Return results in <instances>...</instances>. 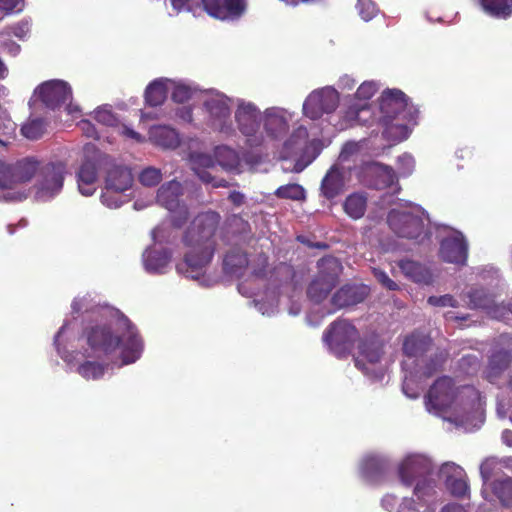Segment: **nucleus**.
Listing matches in <instances>:
<instances>
[{"mask_svg": "<svg viewBox=\"0 0 512 512\" xmlns=\"http://www.w3.org/2000/svg\"><path fill=\"white\" fill-rule=\"evenodd\" d=\"M367 201L368 199L364 193H351L345 199L343 208L349 217L358 220L366 213Z\"/></svg>", "mask_w": 512, "mask_h": 512, "instance_id": "a878e982", "label": "nucleus"}, {"mask_svg": "<svg viewBox=\"0 0 512 512\" xmlns=\"http://www.w3.org/2000/svg\"><path fill=\"white\" fill-rule=\"evenodd\" d=\"M440 257L448 263L466 265L468 259V243L460 231L442 239L440 243Z\"/></svg>", "mask_w": 512, "mask_h": 512, "instance_id": "9b49d317", "label": "nucleus"}, {"mask_svg": "<svg viewBox=\"0 0 512 512\" xmlns=\"http://www.w3.org/2000/svg\"><path fill=\"white\" fill-rule=\"evenodd\" d=\"M171 6L176 12H196L201 8L212 18L239 19L247 9L246 0H170Z\"/></svg>", "mask_w": 512, "mask_h": 512, "instance_id": "39448f33", "label": "nucleus"}, {"mask_svg": "<svg viewBox=\"0 0 512 512\" xmlns=\"http://www.w3.org/2000/svg\"><path fill=\"white\" fill-rule=\"evenodd\" d=\"M188 207L183 205L179 200V206L171 212V223L174 228H181L186 224L189 218Z\"/></svg>", "mask_w": 512, "mask_h": 512, "instance_id": "49530a36", "label": "nucleus"}, {"mask_svg": "<svg viewBox=\"0 0 512 512\" xmlns=\"http://www.w3.org/2000/svg\"><path fill=\"white\" fill-rule=\"evenodd\" d=\"M167 97L166 84L161 80H154L147 85L144 98L149 106H160Z\"/></svg>", "mask_w": 512, "mask_h": 512, "instance_id": "c85d7f7f", "label": "nucleus"}, {"mask_svg": "<svg viewBox=\"0 0 512 512\" xmlns=\"http://www.w3.org/2000/svg\"><path fill=\"white\" fill-rule=\"evenodd\" d=\"M358 339V350L370 363H377L384 353V343L376 332L359 337V332L349 321L331 322L323 334V341L337 357L350 354L355 341Z\"/></svg>", "mask_w": 512, "mask_h": 512, "instance_id": "7ed1b4c3", "label": "nucleus"}, {"mask_svg": "<svg viewBox=\"0 0 512 512\" xmlns=\"http://www.w3.org/2000/svg\"><path fill=\"white\" fill-rule=\"evenodd\" d=\"M446 360L445 353H439L438 355H435L434 358H431L427 364H425V368L423 371V374L425 377H432L433 374L436 373V371L441 368L442 364Z\"/></svg>", "mask_w": 512, "mask_h": 512, "instance_id": "603ef678", "label": "nucleus"}, {"mask_svg": "<svg viewBox=\"0 0 512 512\" xmlns=\"http://www.w3.org/2000/svg\"><path fill=\"white\" fill-rule=\"evenodd\" d=\"M484 292L483 290H472L470 293V300L477 307H484L486 305V300L483 299Z\"/></svg>", "mask_w": 512, "mask_h": 512, "instance_id": "0e129e2a", "label": "nucleus"}, {"mask_svg": "<svg viewBox=\"0 0 512 512\" xmlns=\"http://www.w3.org/2000/svg\"><path fill=\"white\" fill-rule=\"evenodd\" d=\"M303 112L310 119H319L322 116L321 92L314 91L305 99L303 103Z\"/></svg>", "mask_w": 512, "mask_h": 512, "instance_id": "f704fd0d", "label": "nucleus"}, {"mask_svg": "<svg viewBox=\"0 0 512 512\" xmlns=\"http://www.w3.org/2000/svg\"><path fill=\"white\" fill-rule=\"evenodd\" d=\"M432 345L433 341L431 336L421 334V332H412L410 335L405 337L402 344V350L406 356L417 357L426 353V351L431 349Z\"/></svg>", "mask_w": 512, "mask_h": 512, "instance_id": "4be33fe9", "label": "nucleus"}, {"mask_svg": "<svg viewBox=\"0 0 512 512\" xmlns=\"http://www.w3.org/2000/svg\"><path fill=\"white\" fill-rule=\"evenodd\" d=\"M98 179V167L94 161H82L77 172V184L79 191L84 196H91L96 190L95 183Z\"/></svg>", "mask_w": 512, "mask_h": 512, "instance_id": "a211bd4d", "label": "nucleus"}, {"mask_svg": "<svg viewBox=\"0 0 512 512\" xmlns=\"http://www.w3.org/2000/svg\"><path fill=\"white\" fill-rule=\"evenodd\" d=\"M132 183L133 174L130 168L124 167V165H114V167L110 168L106 176L105 187L107 192L103 193L102 202L107 203L108 206H112L111 203L108 202V192H125V190L130 189Z\"/></svg>", "mask_w": 512, "mask_h": 512, "instance_id": "2eb2a0df", "label": "nucleus"}, {"mask_svg": "<svg viewBox=\"0 0 512 512\" xmlns=\"http://www.w3.org/2000/svg\"><path fill=\"white\" fill-rule=\"evenodd\" d=\"M321 194L328 200L334 199L344 192V176L337 167H331L324 175L321 185Z\"/></svg>", "mask_w": 512, "mask_h": 512, "instance_id": "aec40b11", "label": "nucleus"}, {"mask_svg": "<svg viewBox=\"0 0 512 512\" xmlns=\"http://www.w3.org/2000/svg\"><path fill=\"white\" fill-rule=\"evenodd\" d=\"M441 512H468L463 508L462 505H457V503H449L441 509Z\"/></svg>", "mask_w": 512, "mask_h": 512, "instance_id": "774afa93", "label": "nucleus"}, {"mask_svg": "<svg viewBox=\"0 0 512 512\" xmlns=\"http://www.w3.org/2000/svg\"><path fill=\"white\" fill-rule=\"evenodd\" d=\"M457 388L453 378L442 376L435 380L426 394V406L437 412L451 408L455 402Z\"/></svg>", "mask_w": 512, "mask_h": 512, "instance_id": "9d476101", "label": "nucleus"}, {"mask_svg": "<svg viewBox=\"0 0 512 512\" xmlns=\"http://www.w3.org/2000/svg\"><path fill=\"white\" fill-rule=\"evenodd\" d=\"M460 364L462 368L467 367V371H470V369L472 371H476L480 367L481 362L478 356L466 355L462 357V359L460 360Z\"/></svg>", "mask_w": 512, "mask_h": 512, "instance_id": "bf43d9fd", "label": "nucleus"}, {"mask_svg": "<svg viewBox=\"0 0 512 512\" xmlns=\"http://www.w3.org/2000/svg\"><path fill=\"white\" fill-rule=\"evenodd\" d=\"M182 194V184L173 179L159 187L156 194V200L161 206L166 207V209L171 213V211L175 210V208L179 206V200Z\"/></svg>", "mask_w": 512, "mask_h": 512, "instance_id": "6ab92c4d", "label": "nucleus"}, {"mask_svg": "<svg viewBox=\"0 0 512 512\" xmlns=\"http://www.w3.org/2000/svg\"><path fill=\"white\" fill-rule=\"evenodd\" d=\"M215 160L226 171H235L240 165V157L235 148L229 146H217L214 150Z\"/></svg>", "mask_w": 512, "mask_h": 512, "instance_id": "bb28decb", "label": "nucleus"}, {"mask_svg": "<svg viewBox=\"0 0 512 512\" xmlns=\"http://www.w3.org/2000/svg\"><path fill=\"white\" fill-rule=\"evenodd\" d=\"M16 127V123L10 119L8 113L0 109V134L11 137V135L15 134Z\"/></svg>", "mask_w": 512, "mask_h": 512, "instance_id": "864d4df0", "label": "nucleus"}, {"mask_svg": "<svg viewBox=\"0 0 512 512\" xmlns=\"http://www.w3.org/2000/svg\"><path fill=\"white\" fill-rule=\"evenodd\" d=\"M264 129L271 138H280L287 134L289 123L277 109H267L264 116Z\"/></svg>", "mask_w": 512, "mask_h": 512, "instance_id": "5701e85b", "label": "nucleus"}, {"mask_svg": "<svg viewBox=\"0 0 512 512\" xmlns=\"http://www.w3.org/2000/svg\"><path fill=\"white\" fill-rule=\"evenodd\" d=\"M358 13L364 21H370L378 13V8L372 0H358Z\"/></svg>", "mask_w": 512, "mask_h": 512, "instance_id": "a18cd8bd", "label": "nucleus"}, {"mask_svg": "<svg viewBox=\"0 0 512 512\" xmlns=\"http://www.w3.org/2000/svg\"><path fill=\"white\" fill-rule=\"evenodd\" d=\"M376 91V84L372 83V81H365V83L358 87L356 91V98L363 100L371 99L372 96L375 95Z\"/></svg>", "mask_w": 512, "mask_h": 512, "instance_id": "6e6d98bb", "label": "nucleus"}, {"mask_svg": "<svg viewBox=\"0 0 512 512\" xmlns=\"http://www.w3.org/2000/svg\"><path fill=\"white\" fill-rule=\"evenodd\" d=\"M209 121L214 129L221 133L232 134L231 109L227 98H209L204 103Z\"/></svg>", "mask_w": 512, "mask_h": 512, "instance_id": "f8f14e48", "label": "nucleus"}, {"mask_svg": "<svg viewBox=\"0 0 512 512\" xmlns=\"http://www.w3.org/2000/svg\"><path fill=\"white\" fill-rule=\"evenodd\" d=\"M383 469L384 463L378 457H366L361 465V470L365 476L379 475Z\"/></svg>", "mask_w": 512, "mask_h": 512, "instance_id": "37998d69", "label": "nucleus"}, {"mask_svg": "<svg viewBox=\"0 0 512 512\" xmlns=\"http://www.w3.org/2000/svg\"><path fill=\"white\" fill-rule=\"evenodd\" d=\"M320 101L323 113H331L339 105V95L336 90H320Z\"/></svg>", "mask_w": 512, "mask_h": 512, "instance_id": "ea45409f", "label": "nucleus"}, {"mask_svg": "<svg viewBox=\"0 0 512 512\" xmlns=\"http://www.w3.org/2000/svg\"><path fill=\"white\" fill-rule=\"evenodd\" d=\"M370 287L363 283H347L340 287L331 298L335 308L353 307L368 297Z\"/></svg>", "mask_w": 512, "mask_h": 512, "instance_id": "4468645a", "label": "nucleus"}, {"mask_svg": "<svg viewBox=\"0 0 512 512\" xmlns=\"http://www.w3.org/2000/svg\"><path fill=\"white\" fill-rule=\"evenodd\" d=\"M28 30H29V24H27V22H20V24L15 25L13 27L14 35L17 37H20V39H23V37L26 36Z\"/></svg>", "mask_w": 512, "mask_h": 512, "instance_id": "338daca9", "label": "nucleus"}, {"mask_svg": "<svg viewBox=\"0 0 512 512\" xmlns=\"http://www.w3.org/2000/svg\"><path fill=\"white\" fill-rule=\"evenodd\" d=\"M390 229L398 236L408 239H417L425 229L422 214L412 210L392 209L387 217Z\"/></svg>", "mask_w": 512, "mask_h": 512, "instance_id": "6e6552de", "label": "nucleus"}, {"mask_svg": "<svg viewBox=\"0 0 512 512\" xmlns=\"http://www.w3.org/2000/svg\"><path fill=\"white\" fill-rule=\"evenodd\" d=\"M193 92L187 85H176L172 90V99L174 102L185 103L192 98Z\"/></svg>", "mask_w": 512, "mask_h": 512, "instance_id": "5fc2aeb1", "label": "nucleus"}, {"mask_svg": "<svg viewBox=\"0 0 512 512\" xmlns=\"http://www.w3.org/2000/svg\"><path fill=\"white\" fill-rule=\"evenodd\" d=\"M175 238H177V235L174 234L172 228L165 226V224H160L152 230V239L154 242L170 243L173 242Z\"/></svg>", "mask_w": 512, "mask_h": 512, "instance_id": "c03bdc74", "label": "nucleus"}, {"mask_svg": "<svg viewBox=\"0 0 512 512\" xmlns=\"http://www.w3.org/2000/svg\"><path fill=\"white\" fill-rule=\"evenodd\" d=\"M398 267L408 279L416 283L429 284L432 281V274L429 269L419 264V262L412 261V259H401L398 262Z\"/></svg>", "mask_w": 512, "mask_h": 512, "instance_id": "b1692460", "label": "nucleus"}, {"mask_svg": "<svg viewBox=\"0 0 512 512\" xmlns=\"http://www.w3.org/2000/svg\"><path fill=\"white\" fill-rule=\"evenodd\" d=\"M428 472V468L420 457H408L399 466V477L406 486H411L419 476Z\"/></svg>", "mask_w": 512, "mask_h": 512, "instance_id": "412c9836", "label": "nucleus"}, {"mask_svg": "<svg viewBox=\"0 0 512 512\" xmlns=\"http://www.w3.org/2000/svg\"><path fill=\"white\" fill-rule=\"evenodd\" d=\"M156 144L164 148H176L180 144V139L175 129L167 126H159L152 132Z\"/></svg>", "mask_w": 512, "mask_h": 512, "instance_id": "2f4dec72", "label": "nucleus"}, {"mask_svg": "<svg viewBox=\"0 0 512 512\" xmlns=\"http://www.w3.org/2000/svg\"><path fill=\"white\" fill-rule=\"evenodd\" d=\"M71 307L75 314H79V312L82 311H95L96 309L98 314L104 319H114V321L128 319L122 311L118 310V308L108 306V304H105L104 306L97 304L95 306L91 294L89 293L84 294V296L75 297Z\"/></svg>", "mask_w": 512, "mask_h": 512, "instance_id": "dca6fc26", "label": "nucleus"}, {"mask_svg": "<svg viewBox=\"0 0 512 512\" xmlns=\"http://www.w3.org/2000/svg\"><path fill=\"white\" fill-rule=\"evenodd\" d=\"M480 5L496 18H509L512 14V0H480Z\"/></svg>", "mask_w": 512, "mask_h": 512, "instance_id": "c756f323", "label": "nucleus"}, {"mask_svg": "<svg viewBox=\"0 0 512 512\" xmlns=\"http://www.w3.org/2000/svg\"><path fill=\"white\" fill-rule=\"evenodd\" d=\"M46 130L45 120L42 118L29 119L21 127V134L29 140H38Z\"/></svg>", "mask_w": 512, "mask_h": 512, "instance_id": "c9c22d12", "label": "nucleus"}, {"mask_svg": "<svg viewBox=\"0 0 512 512\" xmlns=\"http://www.w3.org/2000/svg\"><path fill=\"white\" fill-rule=\"evenodd\" d=\"M380 111L383 125L395 126L397 129L407 131L409 124H417L419 109L410 103L409 98L401 90H385L380 96Z\"/></svg>", "mask_w": 512, "mask_h": 512, "instance_id": "20e7f679", "label": "nucleus"}, {"mask_svg": "<svg viewBox=\"0 0 512 512\" xmlns=\"http://www.w3.org/2000/svg\"><path fill=\"white\" fill-rule=\"evenodd\" d=\"M414 494L418 498V504L421 501L428 503L429 500H434L436 495L435 486L432 481L422 480L418 481L415 485Z\"/></svg>", "mask_w": 512, "mask_h": 512, "instance_id": "58836bf2", "label": "nucleus"}, {"mask_svg": "<svg viewBox=\"0 0 512 512\" xmlns=\"http://www.w3.org/2000/svg\"><path fill=\"white\" fill-rule=\"evenodd\" d=\"M493 494L504 507H512V478L506 477L492 483Z\"/></svg>", "mask_w": 512, "mask_h": 512, "instance_id": "7c9ffc66", "label": "nucleus"}, {"mask_svg": "<svg viewBox=\"0 0 512 512\" xmlns=\"http://www.w3.org/2000/svg\"><path fill=\"white\" fill-rule=\"evenodd\" d=\"M397 512H419V508L416 506V500L413 498H404Z\"/></svg>", "mask_w": 512, "mask_h": 512, "instance_id": "052dcab7", "label": "nucleus"}, {"mask_svg": "<svg viewBox=\"0 0 512 512\" xmlns=\"http://www.w3.org/2000/svg\"><path fill=\"white\" fill-rule=\"evenodd\" d=\"M66 173V165L63 162H48L42 167L38 165L37 171V188L38 196L52 197L60 192L64 176Z\"/></svg>", "mask_w": 512, "mask_h": 512, "instance_id": "1a4fd4ad", "label": "nucleus"}, {"mask_svg": "<svg viewBox=\"0 0 512 512\" xmlns=\"http://www.w3.org/2000/svg\"><path fill=\"white\" fill-rule=\"evenodd\" d=\"M228 199L234 204V206H242L245 202V195L239 191H232L229 193Z\"/></svg>", "mask_w": 512, "mask_h": 512, "instance_id": "69168bd1", "label": "nucleus"}, {"mask_svg": "<svg viewBox=\"0 0 512 512\" xmlns=\"http://www.w3.org/2000/svg\"><path fill=\"white\" fill-rule=\"evenodd\" d=\"M428 303L435 305V307H454L456 300L451 294H444L443 296H430Z\"/></svg>", "mask_w": 512, "mask_h": 512, "instance_id": "4d7b16f0", "label": "nucleus"}, {"mask_svg": "<svg viewBox=\"0 0 512 512\" xmlns=\"http://www.w3.org/2000/svg\"><path fill=\"white\" fill-rule=\"evenodd\" d=\"M226 225L229 228H234V234H237V232L247 231V221L242 219L241 216H237V214H233L232 216L228 217L226 220Z\"/></svg>", "mask_w": 512, "mask_h": 512, "instance_id": "13d9d810", "label": "nucleus"}, {"mask_svg": "<svg viewBox=\"0 0 512 512\" xmlns=\"http://www.w3.org/2000/svg\"><path fill=\"white\" fill-rule=\"evenodd\" d=\"M87 343L94 351L106 356L119 352L122 364L135 363L144 351V342L138 328L132 322H115L94 325L87 331Z\"/></svg>", "mask_w": 512, "mask_h": 512, "instance_id": "f03ea898", "label": "nucleus"}, {"mask_svg": "<svg viewBox=\"0 0 512 512\" xmlns=\"http://www.w3.org/2000/svg\"><path fill=\"white\" fill-rule=\"evenodd\" d=\"M457 475H448L445 484L447 489L453 496L464 497L467 495L469 485L463 477V470L460 467L456 468Z\"/></svg>", "mask_w": 512, "mask_h": 512, "instance_id": "72a5a7b5", "label": "nucleus"}, {"mask_svg": "<svg viewBox=\"0 0 512 512\" xmlns=\"http://www.w3.org/2000/svg\"><path fill=\"white\" fill-rule=\"evenodd\" d=\"M24 5V0H0V15L3 18L7 13L21 12Z\"/></svg>", "mask_w": 512, "mask_h": 512, "instance_id": "8fccbe9b", "label": "nucleus"}, {"mask_svg": "<svg viewBox=\"0 0 512 512\" xmlns=\"http://www.w3.org/2000/svg\"><path fill=\"white\" fill-rule=\"evenodd\" d=\"M38 171V161L33 158H22L15 162L16 186L29 182Z\"/></svg>", "mask_w": 512, "mask_h": 512, "instance_id": "cd10ccee", "label": "nucleus"}, {"mask_svg": "<svg viewBox=\"0 0 512 512\" xmlns=\"http://www.w3.org/2000/svg\"><path fill=\"white\" fill-rule=\"evenodd\" d=\"M234 118L239 132L245 137L250 147H260L265 143V136L260 131L262 115L252 102H239Z\"/></svg>", "mask_w": 512, "mask_h": 512, "instance_id": "0eeeda50", "label": "nucleus"}, {"mask_svg": "<svg viewBox=\"0 0 512 512\" xmlns=\"http://www.w3.org/2000/svg\"><path fill=\"white\" fill-rule=\"evenodd\" d=\"M372 274L384 288L387 290L395 291L399 290L398 283L395 282V280L391 279L389 275L385 272V270L380 268H373Z\"/></svg>", "mask_w": 512, "mask_h": 512, "instance_id": "de8ad7c7", "label": "nucleus"}, {"mask_svg": "<svg viewBox=\"0 0 512 512\" xmlns=\"http://www.w3.org/2000/svg\"><path fill=\"white\" fill-rule=\"evenodd\" d=\"M220 221V213L213 210L200 213L193 218L182 238L189 251L184 255L183 261L176 265L179 273H184L192 279H199L201 272L215 255V236Z\"/></svg>", "mask_w": 512, "mask_h": 512, "instance_id": "f257e3e1", "label": "nucleus"}, {"mask_svg": "<svg viewBox=\"0 0 512 512\" xmlns=\"http://www.w3.org/2000/svg\"><path fill=\"white\" fill-rule=\"evenodd\" d=\"M162 179V171L155 167L144 168L139 174V182L144 186H156Z\"/></svg>", "mask_w": 512, "mask_h": 512, "instance_id": "79ce46f5", "label": "nucleus"}, {"mask_svg": "<svg viewBox=\"0 0 512 512\" xmlns=\"http://www.w3.org/2000/svg\"><path fill=\"white\" fill-rule=\"evenodd\" d=\"M365 112H369L367 104H353L348 107L345 118L356 123H364L365 120L361 118V114Z\"/></svg>", "mask_w": 512, "mask_h": 512, "instance_id": "09e8293b", "label": "nucleus"}, {"mask_svg": "<svg viewBox=\"0 0 512 512\" xmlns=\"http://www.w3.org/2000/svg\"><path fill=\"white\" fill-rule=\"evenodd\" d=\"M171 259L172 252L168 248H147L143 253L144 266L149 271H162Z\"/></svg>", "mask_w": 512, "mask_h": 512, "instance_id": "393cba45", "label": "nucleus"}, {"mask_svg": "<svg viewBox=\"0 0 512 512\" xmlns=\"http://www.w3.org/2000/svg\"><path fill=\"white\" fill-rule=\"evenodd\" d=\"M480 473L484 482L489 481L493 475V463L492 461H484L480 465Z\"/></svg>", "mask_w": 512, "mask_h": 512, "instance_id": "e2e57ef3", "label": "nucleus"}, {"mask_svg": "<svg viewBox=\"0 0 512 512\" xmlns=\"http://www.w3.org/2000/svg\"><path fill=\"white\" fill-rule=\"evenodd\" d=\"M275 195L280 199L302 200L305 197V190L302 185L287 184L279 186Z\"/></svg>", "mask_w": 512, "mask_h": 512, "instance_id": "4c0bfd02", "label": "nucleus"}, {"mask_svg": "<svg viewBox=\"0 0 512 512\" xmlns=\"http://www.w3.org/2000/svg\"><path fill=\"white\" fill-rule=\"evenodd\" d=\"M94 119L105 126H115L118 120L114 113L107 108L96 109L94 112Z\"/></svg>", "mask_w": 512, "mask_h": 512, "instance_id": "3c124183", "label": "nucleus"}, {"mask_svg": "<svg viewBox=\"0 0 512 512\" xmlns=\"http://www.w3.org/2000/svg\"><path fill=\"white\" fill-rule=\"evenodd\" d=\"M105 367L103 364L98 362H90V360H87V362H84L80 364L78 367V373L82 375V377L87 379H96L102 377L104 374Z\"/></svg>", "mask_w": 512, "mask_h": 512, "instance_id": "a19ab883", "label": "nucleus"}, {"mask_svg": "<svg viewBox=\"0 0 512 512\" xmlns=\"http://www.w3.org/2000/svg\"><path fill=\"white\" fill-rule=\"evenodd\" d=\"M249 263L247 254L242 250H231L224 256V267L229 273L238 274L241 273L239 269H243Z\"/></svg>", "mask_w": 512, "mask_h": 512, "instance_id": "473e14b6", "label": "nucleus"}, {"mask_svg": "<svg viewBox=\"0 0 512 512\" xmlns=\"http://www.w3.org/2000/svg\"><path fill=\"white\" fill-rule=\"evenodd\" d=\"M38 95L41 101L51 109H56L72 98V90L66 81H45L38 87Z\"/></svg>", "mask_w": 512, "mask_h": 512, "instance_id": "ddd939ff", "label": "nucleus"}, {"mask_svg": "<svg viewBox=\"0 0 512 512\" xmlns=\"http://www.w3.org/2000/svg\"><path fill=\"white\" fill-rule=\"evenodd\" d=\"M318 273L307 288V296L313 302L324 301L339 282L343 266L339 259L326 255L317 261Z\"/></svg>", "mask_w": 512, "mask_h": 512, "instance_id": "423d86ee", "label": "nucleus"}, {"mask_svg": "<svg viewBox=\"0 0 512 512\" xmlns=\"http://www.w3.org/2000/svg\"><path fill=\"white\" fill-rule=\"evenodd\" d=\"M79 127L87 137L98 138V132L90 120H81Z\"/></svg>", "mask_w": 512, "mask_h": 512, "instance_id": "680f3d73", "label": "nucleus"}, {"mask_svg": "<svg viewBox=\"0 0 512 512\" xmlns=\"http://www.w3.org/2000/svg\"><path fill=\"white\" fill-rule=\"evenodd\" d=\"M0 187L2 189L16 187V162L7 164V162L0 161Z\"/></svg>", "mask_w": 512, "mask_h": 512, "instance_id": "e433bc0d", "label": "nucleus"}, {"mask_svg": "<svg viewBox=\"0 0 512 512\" xmlns=\"http://www.w3.org/2000/svg\"><path fill=\"white\" fill-rule=\"evenodd\" d=\"M512 363V352L508 349L494 350L483 371V377L495 384Z\"/></svg>", "mask_w": 512, "mask_h": 512, "instance_id": "f3484780", "label": "nucleus"}]
</instances>
